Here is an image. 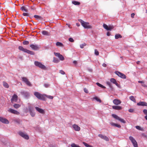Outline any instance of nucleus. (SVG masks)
Masks as SVG:
<instances>
[{"label": "nucleus", "instance_id": "1", "mask_svg": "<svg viewBox=\"0 0 147 147\" xmlns=\"http://www.w3.org/2000/svg\"><path fill=\"white\" fill-rule=\"evenodd\" d=\"M78 20L85 28L90 29L92 28V26L89 24L88 22H85L81 19L79 20Z\"/></svg>", "mask_w": 147, "mask_h": 147}, {"label": "nucleus", "instance_id": "2", "mask_svg": "<svg viewBox=\"0 0 147 147\" xmlns=\"http://www.w3.org/2000/svg\"><path fill=\"white\" fill-rule=\"evenodd\" d=\"M34 94L39 99L45 101L46 100L44 94H42L38 92H35L34 93Z\"/></svg>", "mask_w": 147, "mask_h": 147}, {"label": "nucleus", "instance_id": "3", "mask_svg": "<svg viewBox=\"0 0 147 147\" xmlns=\"http://www.w3.org/2000/svg\"><path fill=\"white\" fill-rule=\"evenodd\" d=\"M18 49L24 52L27 53L28 54L32 55H34V52L28 50L26 49H25L22 46H19Z\"/></svg>", "mask_w": 147, "mask_h": 147}, {"label": "nucleus", "instance_id": "4", "mask_svg": "<svg viewBox=\"0 0 147 147\" xmlns=\"http://www.w3.org/2000/svg\"><path fill=\"white\" fill-rule=\"evenodd\" d=\"M34 64L36 66L42 69L45 70L46 69L45 66L43 65L40 62H39L37 61H35L34 62Z\"/></svg>", "mask_w": 147, "mask_h": 147}, {"label": "nucleus", "instance_id": "5", "mask_svg": "<svg viewBox=\"0 0 147 147\" xmlns=\"http://www.w3.org/2000/svg\"><path fill=\"white\" fill-rule=\"evenodd\" d=\"M112 116L116 120H118L120 121L122 123H126L125 121L123 119H122L118 116L117 115L112 114Z\"/></svg>", "mask_w": 147, "mask_h": 147}, {"label": "nucleus", "instance_id": "6", "mask_svg": "<svg viewBox=\"0 0 147 147\" xmlns=\"http://www.w3.org/2000/svg\"><path fill=\"white\" fill-rule=\"evenodd\" d=\"M129 138L133 144L134 147H138L137 142L133 137L130 136L129 137Z\"/></svg>", "mask_w": 147, "mask_h": 147}, {"label": "nucleus", "instance_id": "7", "mask_svg": "<svg viewBox=\"0 0 147 147\" xmlns=\"http://www.w3.org/2000/svg\"><path fill=\"white\" fill-rule=\"evenodd\" d=\"M28 108L30 115L32 117H34L35 115V113L34 111L33 107L31 106H29Z\"/></svg>", "mask_w": 147, "mask_h": 147}, {"label": "nucleus", "instance_id": "8", "mask_svg": "<svg viewBox=\"0 0 147 147\" xmlns=\"http://www.w3.org/2000/svg\"><path fill=\"white\" fill-rule=\"evenodd\" d=\"M115 73L119 77L121 78H122L125 79L126 78V76L124 74L120 72L116 71L115 72Z\"/></svg>", "mask_w": 147, "mask_h": 147}, {"label": "nucleus", "instance_id": "9", "mask_svg": "<svg viewBox=\"0 0 147 147\" xmlns=\"http://www.w3.org/2000/svg\"><path fill=\"white\" fill-rule=\"evenodd\" d=\"M19 134L22 137L26 140H28L29 139L28 136L26 134H25L22 132H19Z\"/></svg>", "mask_w": 147, "mask_h": 147}, {"label": "nucleus", "instance_id": "10", "mask_svg": "<svg viewBox=\"0 0 147 147\" xmlns=\"http://www.w3.org/2000/svg\"><path fill=\"white\" fill-rule=\"evenodd\" d=\"M22 80L27 85L29 86H32L30 82L26 78L23 77L22 78Z\"/></svg>", "mask_w": 147, "mask_h": 147}, {"label": "nucleus", "instance_id": "11", "mask_svg": "<svg viewBox=\"0 0 147 147\" xmlns=\"http://www.w3.org/2000/svg\"><path fill=\"white\" fill-rule=\"evenodd\" d=\"M54 54L55 55L58 57L61 60L63 61L64 60V59L62 55H61L59 53L55 52Z\"/></svg>", "mask_w": 147, "mask_h": 147}, {"label": "nucleus", "instance_id": "12", "mask_svg": "<svg viewBox=\"0 0 147 147\" xmlns=\"http://www.w3.org/2000/svg\"><path fill=\"white\" fill-rule=\"evenodd\" d=\"M0 121L2 123L6 124H8L9 123V121L7 119L3 117H0Z\"/></svg>", "mask_w": 147, "mask_h": 147}, {"label": "nucleus", "instance_id": "13", "mask_svg": "<svg viewBox=\"0 0 147 147\" xmlns=\"http://www.w3.org/2000/svg\"><path fill=\"white\" fill-rule=\"evenodd\" d=\"M30 47L34 50H36L39 49V46L37 45H34L33 44L31 45H30Z\"/></svg>", "mask_w": 147, "mask_h": 147}, {"label": "nucleus", "instance_id": "14", "mask_svg": "<svg viewBox=\"0 0 147 147\" xmlns=\"http://www.w3.org/2000/svg\"><path fill=\"white\" fill-rule=\"evenodd\" d=\"M111 82L115 84L119 88H120V84H119L116 80L113 78H111Z\"/></svg>", "mask_w": 147, "mask_h": 147}, {"label": "nucleus", "instance_id": "15", "mask_svg": "<svg viewBox=\"0 0 147 147\" xmlns=\"http://www.w3.org/2000/svg\"><path fill=\"white\" fill-rule=\"evenodd\" d=\"M8 111L14 114L17 115H18L20 114V113L19 112L12 109H10L8 110Z\"/></svg>", "mask_w": 147, "mask_h": 147}, {"label": "nucleus", "instance_id": "16", "mask_svg": "<svg viewBox=\"0 0 147 147\" xmlns=\"http://www.w3.org/2000/svg\"><path fill=\"white\" fill-rule=\"evenodd\" d=\"M113 103L116 105H118L120 104L121 103V101L119 99H115L113 101Z\"/></svg>", "mask_w": 147, "mask_h": 147}, {"label": "nucleus", "instance_id": "17", "mask_svg": "<svg viewBox=\"0 0 147 147\" xmlns=\"http://www.w3.org/2000/svg\"><path fill=\"white\" fill-rule=\"evenodd\" d=\"M72 127L74 130L76 131H79L80 130V128L77 125L74 124L72 125Z\"/></svg>", "mask_w": 147, "mask_h": 147}, {"label": "nucleus", "instance_id": "18", "mask_svg": "<svg viewBox=\"0 0 147 147\" xmlns=\"http://www.w3.org/2000/svg\"><path fill=\"white\" fill-rule=\"evenodd\" d=\"M112 108L117 110H120L122 109V107L119 106H112Z\"/></svg>", "mask_w": 147, "mask_h": 147}, {"label": "nucleus", "instance_id": "19", "mask_svg": "<svg viewBox=\"0 0 147 147\" xmlns=\"http://www.w3.org/2000/svg\"><path fill=\"white\" fill-rule=\"evenodd\" d=\"M35 108L36 110L38 111L39 113L42 114L44 113L45 112L43 109H40L38 107H36Z\"/></svg>", "mask_w": 147, "mask_h": 147}, {"label": "nucleus", "instance_id": "20", "mask_svg": "<svg viewBox=\"0 0 147 147\" xmlns=\"http://www.w3.org/2000/svg\"><path fill=\"white\" fill-rule=\"evenodd\" d=\"M137 104L139 106H147V103L145 102H140L137 103Z\"/></svg>", "mask_w": 147, "mask_h": 147}, {"label": "nucleus", "instance_id": "21", "mask_svg": "<svg viewBox=\"0 0 147 147\" xmlns=\"http://www.w3.org/2000/svg\"><path fill=\"white\" fill-rule=\"evenodd\" d=\"M18 96L16 94H14L12 98L11 99V102H13V101L16 102L18 100Z\"/></svg>", "mask_w": 147, "mask_h": 147}, {"label": "nucleus", "instance_id": "22", "mask_svg": "<svg viewBox=\"0 0 147 147\" xmlns=\"http://www.w3.org/2000/svg\"><path fill=\"white\" fill-rule=\"evenodd\" d=\"M111 125L113 126L117 127L119 128H120L121 127V126L120 125L117 123H111Z\"/></svg>", "mask_w": 147, "mask_h": 147}, {"label": "nucleus", "instance_id": "23", "mask_svg": "<svg viewBox=\"0 0 147 147\" xmlns=\"http://www.w3.org/2000/svg\"><path fill=\"white\" fill-rule=\"evenodd\" d=\"M20 9L23 11L27 12L28 11V9L26 7V6H22L21 8Z\"/></svg>", "mask_w": 147, "mask_h": 147}, {"label": "nucleus", "instance_id": "24", "mask_svg": "<svg viewBox=\"0 0 147 147\" xmlns=\"http://www.w3.org/2000/svg\"><path fill=\"white\" fill-rule=\"evenodd\" d=\"M103 26L104 28L107 30H110V26L109 27L105 24H104L103 25Z\"/></svg>", "mask_w": 147, "mask_h": 147}, {"label": "nucleus", "instance_id": "25", "mask_svg": "<svg viewBox=\"0 0 147 147\" xmlns=\"http://www.w3.org/2000/svg\"><path fill=\"white\" fill-rule=\"evenodd\" d=\"M72 3L75 5H80V2L75 1H72Z\"/></svg>", "mask_w": 147, "mask_h": 147}, {"label": "nucleus", "instance_id": "26", "mask_svg": "<svg viewBox=\"0 0 147 147\" xmlns=\"http://www.w3.org/2000/svg\"><path fill=\"white\" fill-rule=\"evenodd\" d=\"M34 17L35 18L36 20H42V18L39 16L35 15L34 16Z\"/></svg>", "mask_w": 147, "mask_h": 147}, {"label": "nucleus", "instance_id": "27", "mask_svg": "<svg viewBox=\"0 0 147 147\" xmlns=\"http://www.w3.org/2000/svg\"><path fill=\"white\" fill-rule=\"evenodd\" d=\"M53 62L55 63H58L59 62V60L57 58L54 57Z\"/></svg>", "mask_w": 147, "mask_h": 147}, {"label": "nucleus", "instance_id": "28", "mask_svg": "<svg viewBox=\"0 0 147 147\" xmlns=\"http://www.w3.org/2000/svg\"><path fill=\"white\" fill-rule=\"evenodd\" d=\"M56 46H59L61 47L63 46V44L62 43L60 42H56Z\"/></svg>", "mask_w": 147, "mask_h": 147}, {"label": "nucleus", "instance_id": "29", "mask_svg": "<svg viewBox=\"0 0 147 147\" xmlns=\"http://www.w3.org/2000/svg\"><path fill=\"white\" fill-rule=\"evenodd\" d=\"M129 99L134 102H136V100L134 97L133 96H131L129 97Z\"/></svg>", "mask_w": 147, "mask_h": 147}, {"label": "nucleus", "instance_id": "30", "mask_svg": "<svg viewBox=\"0 0 147 147\" xmlns=\"http://www.w3.org/2000/svg\"><path fill=\"white\" fill-rule=\"evenodd\" d=\"M3 86L6 88H8L9 86L7 83L5 82H3Z\"/></svg>", "mask_w": 147, "mask_h": 147}, {"label": "nucleus", "instance_id": "31", "mask_svg": "<svg viewBox=\"0 0 147 147\" xmlns=\"http://www.w3.org/2000/svg\"><path fill=\"white\" fill-rule=\"evenodd\" d=\"M42 34L44 35H49V33L46 31L43 30L42 32Z\"/></svg>", "mask_w": 147, "mask_h": 147}, {"label": "nucleus", "instance_id": "32", "mask_svg": "<svg viewBox=\"0 0 147 147\" xmlns=\"http://www.w3.org/2000/svg\"><path fill=\"white\" fill-rule=\"evenodd\" d=\"M122 38V36L119 34H116L115 36V39H118V38Z\"/></svg>", "mask_w": 147, "mask_h": 147}, {"label": "nucleus", "instance_id": "33", "mask_svg": "<svg viewBox=\"0 0 147 147\" xmlns=\"http://www.w3.org/2000/svg\"><path fill=\"white\" fill-rule=\"evenodd\" d=\"M21 106V105H20L15 104L14 105L13 107L15 109H17L19 108Z\"/></svg>", "mask_w": 147, "mask_h": 147}, {"label": "nucleus", "instance_id": "34", "mask_svg": "<svg viewBox=\"0 0 147 147\" xmlns=\"http://www.w3.org/2000/svg\"><path fill=\"white\" fill-rule=\"evenodd\" d=\"M44 95H45V97H46L47 98L49 99H53V96H51L47 95L46 94H44Z\"/></svg>", "mask_w": 147, "mask_h": 147}, {"label": "nucleus", "instance_id": "35", "mask_svg": "<svg viewBox=\"0 0 147 147\" xmlns=\"http://www.w3.org/2000/svg\"><path fill=\"white\" fill-rule=\"evenodd\" d=\"M96 84L97 85V86H99L100 87L102 88H105V86L102 85L100 84L99 83L97 82L96 83Z\"/></svg>", "mask_w": 147, "mask_h": 147}, {"label": "nucleus", "instance_id": "36", "mask_svg": "<svg viewBox=\"0 0 147 147\" xmlns=\"http://www.w3.org/2000/svg\"><path fill=\"white\" fill-rule=\"evenodd\" d=\"M83 144L86 147H93L92 146L88 144L85 142H83Z\"/></svg>", "mask_w": 147, "mask_h": 147}, {"label": "nucleus", "instance_id": "37", "mask_svg": "<svg viewBox=\"0 0 147 147\" xmlns=\"http://www.w3.org/2000/svg\"><path fill=\"white\" fill-rule=\"evenodd\" d=\"M71 147H81L79 145H77L74 143L71 144Z\"/></svg>", "mask_w": 147, "mask_h": 147}, {"label": "nucleus", "instance_id": "38", "mask_svg": "<svg viewBox=\"0 0 147 147\" xmlns=\"http://www.w3.org/2000/svg\"><path fill=\"white\" fill-rule=\"evenodd\" d=\"M29 42L28 41L25 40L23 42V44L24 45H28L29 44Z\"/></svg>", "mask_w": 147, "mask_h": 147}, {"label": "nucleus", "instance_id": "39", "mask_svg": "<svg viewBox=\"0 0 147 147\" xmlns=\"http://www.w3.org/2000/svg\"><path fill=\"white\" fill-rule=\"evenodd\" d=\"M94 99L96 100V101L99 102L100 103L101 102V100L99 98L96 97H94Z\"/></svg>", "mask_w": 147, "mask_h": 147}, {"label": "nucleus", "instance_id": "40", "mask_svg": "<svg viewBox=\"0 0 147 147\" xmlns=\"http://www.w3.org/2000/svg\"><path fill=\"white\" fill-rule=\"evenodd\" d=\"M86 43H84L83 44L80 45V47L82 49L84 48V46H86Z\"/></svg>", "mask_w": 147, "mask_h": 147}, {"label": "nucleus", "instance_id": "41", "mask_svg": "<svg viewBox=\"0 0 147 147\" xmlns=\"http://www.w3.org/2000/svg\"><path fill=\"white\" fill-rule=\"evenodd\" d=\"M94 53L95 55H99V52L96 49H95Z\"/></svg>", "mask_w": 147, "mask_h": 147}, {"label": "nucleus", "instance_id": "42", "mask_svg": "<svg viewBox=\"0 0 147 147\" xmlns=\"http://www.w3.org/2000/svg\"><path fill=\"white\" fill-rule=\"evenodd\" d=\"M98 136L100 137L102 139H104V138H105V136H103L102 134H99L98 135Z\"/></svg>", "mask_w": 147, "mask_h": 147}, {"label": "nucleus", "instance_id": "43", "mask_svg": "<svg viewBox=\"0 0 147 147\" xmlns=\"http://www.w3.org/2000/svg\"><path fill=\"white\" fill-rule=\"evenodd\" d=\"M98 136L100 137L102 139H104V138H105V136H103L102 134H99L98 135Z\"/></svg>", "mask_w": 147, "mask_h": 147}, {"label": "nucleus", "instance_id": "44", "mask_svg": "<svg viewBox=\"0 0 147 147\" xmlns=\"http://www.w3.org/2000/svg\"><path fill=\"white\" fill-rule=\"evenodd\" d=\"M143 112L144 114L147 115V110L146 109H144L143 110Z\"/></svg>", "mask_w": 147, "mask_h": 147}, {"label": "nucleus", "instance_id": "45", "mask_svg": "<svg viewBox=\"0 0 147 147\" xmlns=\"http://www.w3.org/2000/svg\"><path fill=\"white\" fill-rule=\"evenodd\" d=\"M69 40L71 42H74V40L73 38H70L69 39Z\"/></svg>", "mask_w": 147, "mask_h": 147}, {"label": "nucleus", "instance_id": "46", "mask_svg": "<svg viewBox=\"0 0 147 147\" xmlns=\"http://www.w3.org/2000/svg\"><path fill=\"white\" fill-rule=\"evenodd\" d=\"M136 128L137 129H138L140 130H141V129H142L141 127L139 126H136Z\"/></svg>", "mask_w": 147, "mask_h": 147}, {"label": "nucleus", "instance_id": "47", "mask_svg": "<svg viewBox=\"0 0 147 147\" xmlns=\"http://www.w3.org/2000/svg\"><path fill=\"white\" fill-rule=\"evenodd\" d=\"M59 72L61 74L64 75L65 74V72L62 70H60L59 71Z\"/></svg>", "mask_w": 147, "mask_h": 147}, {"label": "nucleus", "instance_id": "48", "mask_svg": "<svg viewBox=\"0 0 147 147\" xmlns=\"http://www.w3.org/2000/svg\"><path fill=\"white\" fill-rule=\"evenodd\" d=\"M84 92L86 93H88V90L86 88H84Z\"/></svg>", "mask_w": 147, "mask_h": 147}, {"label": "nucleus", "instance_id": "49", "mask_svg": "<svg viewBox=\"0 0 147 147\" xmlns=\"http://www.w3.org/2000/svg\"><path fill=\"white\" fill-rule=\"evenodd\" d=\"M44 86L46 88H48L49 86L50 85L48 84H44Z\"/></svg>", "mask_w": 147, "mask_h": 147}, {"label": "nucleus", "instance_id": "50", "mask_svg": "<svg viewBox=\"0 0 147 147\" xmlns=\"http://www.w3.org/2000/svg\"><path fill=\"white\" fill-rule=\"evenodd\" d=\"M129 112L130 113H132L134 111V109H130L128 110Z\"/></svg>", "mask_w": 147, "mask_h": 147}, {"label": "nucleus", "instance_id": "51", "mask_svg": "<svg viewBox=\"0 0 147 147\" xmlns=\"http://www.w3.org/2000/svg\"><path fill=\"white\" fill-rule=\"evenodd\" d=\"M23 15L24 16H29L28 14V13H23Z\"/></svg>", "mask_w": 147, "mask_h": 147}, {"label": "nucleus", "instance_id": "52", "mask_svg": "<svg viewBox=\"0 0 147 147\" xmlns=\"http://www.w3.org/2000/svg\"><path fill=\"white\" fill-rule=\"evenodd\" d=\"M142 86L145 87H147V86L144 84V82L142 84Z\"/></svg>", "mask_w": 147, "mask_h": 147}, {"label": "nucleus", "instance_id": "53", "mask_svg": "<svg viewBox=\"0 0 147 147\" xmlns=\"http://www.w3.org/2000/svg\"><path fill=\"white\" fill-rule=\"evenodd\" d=\"M104 139L107 141H108L109 140V139L106 136H105V138H104Z\"/></svg>", "mask_w": 147, "mask_h": 147}, {"label": "nucleus", "instance_id": "54", "mask_svg": "<svg viewBox=\"0 0 147 147\" xmlns=\"http://www.w3.org/2000/svg\"><path fill=\"white\" fill-rule=\"evenodd\" d=\"M135 15V14L134 13H132L131 14V17L132 18H134V16Z\"/></svg>", "mask_w": 147, "mask_h": 147}, {"label": "nucleus", "instance_id": "55", "mask_svg": "<svg viewBox=\"0 0 147 147\" xmlns=\"http://www.w3.org/2000/svg\"><path fill=\"white\" fill-rule=\"evenodd\" d=\"M66 25H67L69 28H71V27H70V24H66Z\"/></svg>", "mask_w": 147, "mask_h": 147}, {"label": "nucleus", "instance_id": "56", "mask_svg": "<svg viewBox=\"0 0 147 147\" xmlns=\"http://www.w3.org/2000/svg\"><path fill=\"white\" fill-rule=\"evenodd\" d=\"M102 66L103 67H106L107 66V65L105 63H104L102 64Z\"/></svg>", "mask_w": 147, "mask_h": 147}, {"label": "nucleus", "instance_id": "57", "mask_svg": "<svg viewBox=\"0 0 147 147\" xmlns=\"http://www.w3.org/2000/svg\"><path fill=\"white\" fill-rule=\"evenodd\" d=\"M31 9L32 10H34L35 9V8L33 6H32L31 7Z\"/></svg>", "mask_w": 147, "mask_h": 147}, {"label": "nucleus", "instance_id": "58", "mask_svg": "<svg viewBox=\"0 0 147 147\" xmlns=\"http://www.w3.org/2000/svg\"><path fill=\"white\" fill-rule=\"evenodd\" d=\"M73 63L75 64H77V61H74Z\"/></svg>", "mask_w": 147, "mask_h": 147}, {"label": "nucleus", "instance_id": "59", "mask_svg": "<svg viewBox=\"0 0 147 147\" xmlns=\"http://www.w3.org/2000/svg\"><path fill=\"white\" fill-rule=\"evenodd\" d=\"M110 33L109 32H108L107 33V35L108 36H109L110 35Z\"/></svg>", "mask_w": 147, "mask_h": 147}, {"label": "nucleus", "instance_id": "60", "mask_svg": "<svg viewBox=\"0 0 147 147\" xmlns=\"http://www.w3.org/2000/svg\"><path fill=\"white\" fill-rule=\"evenodd\" d=\"M107 84L109 85V86H110V83L109 82H107Z\"/></svg>", "mask_w": 147, "mask_h": 147}, {"label": "nucleus", "instance_id": "61", "mask_svg": "<svg viewBox=\"0 0 147 147\" xmlns=\"http://www.w3.org/2000/svg\"><path fill=\"white\" fill-rule=\"evenodd\" d=\"M144 82L142 81H138V82L139 83H141L142 84Z\"/></svg>", "mask_w": 147, "mask_h": 147}, {"label": "nucleus", "instance_id": "62", "mask_svg": "<svg viewBox=\"0 0 147 147\" xmlns=\"http://www.w3.org/2000/svg\"><path fill=\"white\" fill-rule=\"evenodd\" d=\"M140 61H137V62H136V63H137L138 64H139L140 63Z\"/></svg>", "mask_w": 147, "mask_h": 147}, {"label": "nucleus", "instance_id": "63", "mask_svg": "<svg viewBox=\"0 0 147 147\" xmlns=\"http://www.w3.org/2000/svg\"><path fill=\"white\" fill-rule=\"evenodd\" d=\"M76 25L78 27L79 26H80V25L79 23H76Z\"/></svg>", "mask_w": 147, "mask_h": 147}, {"label": "nucleus", "instance_id": "64", "mask_svg": "<svg viewBox=\"0 0 147 147\" xmlns=\"http://www.w3.org/2000/svg\"><path fill=\"white\" fill-rule=\"evenodd\" d=\"M145 119L147 120V115H146L144 117Z\"/></svg>", "mask_w": 147, "mask_h": 147}]
</instances>
